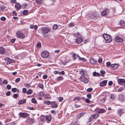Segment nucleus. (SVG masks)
<instances>
[{
	"mask_svg": "<svg viewBox=\"0 0 125 125\" xmlns=\"http://www.w3.org/2000/svg\"><path fill=\"white\" fill-rule=\"evenodd\" d=\"M51 29L50 27H42L41 28V31L43 33L47 34L50 32Z\"/></svg>",
	"mask_w": 125,
	"mask_h": 125,
	"instance_id": "1",
	"label": "nucleus"
},
{
	"mask_svg": "<svg viewBox=\"0 0 125 125\" xmlns=\"http://www.w3.org/2000/svg\"><path fill=\"white\" fill-rule=\"evenodd\" d=\"M103 37L107 42L110 43L112 41V38L110 35L104 34L103 35Z\"/></svg>",
	"mask_w": 125,
	"mask_h": 125,
	"instance_id": "2",
	"label": "nucleus"
},
{
	"mask_svg": "<svg viewBox=\"0 0 125 125\" xmlns=\"http://www.w3.org/2000/svg\"><path fill=\"white\" fill-rule=\"evenodd\" d=\"M49 55V53L46 51H44L41 53V56L43 58H45L48 57Z\"/></svg>",
	"mask_w": 125,
	"mask_h": 125,
	"instance_id": "3",
	"label": "nucleus"
},
{
	"mask_svg": "<svg viewBox=\"0 0 125 125\" xmlns=\"http://www.w3.org/2000/svg\"><path fill=\"white\" fill-rule=\"evenodd\" d=\"M96 112L98 113L101 114L105 112V110L103 109H100L99 108H97L95 110Z\"/></svg>",
	"mask_w": 125,
	"mask_h": 125,
	"instance_id": "4",
	"label": "nucleus"
},
{
	"mask_svg": "<svg viewBox=\"0 0 125 125\" xmlns=\"http://www.w3.org/2000/svg\"><path fill=\"white\" fill-rule=\"evenodd\" d=\"M109 13V10L107 9H106L104 10L101 12V15L102 16H104L107 15Z\"/></svg>",
	"mask_w": 125,
	"mask_h": 125,
	"instance_id": "5",
	"label": "nucleus"
},
{
	"mask_svg": "<svg viewBox=\"0 0 125 125\" xmlns=\"http://www.w3.org/2000/svg\"><path fill=\"white\" fill-rule=\"evenodd\" d=\"M35 122V120L33 118H29L27 119L26 121V123H28L30 124H32L34 123Z\"/></svg>",
	"mask_w": 125,
	"mask_h": 125,
	"instance_id": "6",
	"label": "nucleus"
},
{
	"mask_svg": "<svg viewBox=\"0 0 125 125\" xmlns=\"http://www.w3.org/2000/svg\"><path fill=\"white\" fill-rule=\"evenodd\" d=\"M80 80L82 81L83 82L85 83H87L88 82V80L84 76H81L80 78Z\"/></svg>",
	"mask_w": 125,
	"mask_h": 125,
	"instance_id": "7",
	"label": "nucleus"
},
{
	"mask_svg": "<svg viewBox=\"0 0 125 125\" xmlns=\"http://www.w3.org/2000/svg\"><path fill=\"white\" fill-rule=\"evenodd\" d=\"M17 36L18 38H23L24 37V35L21 32H18L17 33Z\"/></svg>",
	"mask_w": 125,
	"mask_h": 125,
	"instance_id": "8",
	"label": "nucleus"
},
{
	"mask_svg": "<svg viewBox=\"0 0 125 125\" xmlns=\"http://www.w3.org/2000/svg\"><path fill=\"white\" fill-rule=\"evenodd\" d=\"M115 41L117 42H122L123 41V39L117 36L115 39Z\"/></svg>",
	"mask_w": 125,
	"mask_h": 125,
	"instance_id": "9",
	"label": "nucleus"
},
{
	"mask_svg": "<svg viewBox=\"0 0 125 125\" xmlns=\"http://www.w3.org/2000/svg\"><path fill=\"white\" fill-rule=\"evenodd\" d=\"M19 115L20 116L23 118L29 115L27 113L21 112L19 113Z\"/></svg>",
	"mask_w": 125,
	"mask_h": 125,
	"instance_id": "10",
	"label": "nucleus"
},
{
	"mask_svg": "<svg viewBox=\"0 0 125 125\" xmlns=\"http://www.w3.org/2000/svg\"><path fill=\"white\" fill-rule=\"evenodd\" d=\"M118 99L121 102H122L124 100V96L122 94H121L119 95Z\"/></svg>",
	"mask_w": 125,
	"mask_h": 125,
	"instance_id": "11",
	"label": "nucleus"
},
{
	"mask_svg": "<svg viewBox=\"0 0 125 125\" xmlns=\"http://www.w3.org/2000/svg\"><path fill=\"white\" fill-rule=\"evenodd\" d=\"M107 81L106 80H104L103 81L100 83V85L101 86H105L107 83Z\"/></svg>",
	"mask_w": 125,
	"mask_h": 125,
	"instance_id": "12",
	"label": "nucleus"
},
{
	"mask_svg": "<svg viewBox=\"0 0 125 125\" xmlns=\"http://www.w3.org/2000/svg\"><path fill=\"white\" fill-rule=\"evenodd\" d=\"M111 66L113 69H115L118 68V65L117 64H113L111 65Z\"/></svg>",
	"mask_w": 125,
	"mask_h": 125,
	"instance_id": "13",
	"label": "nucleus"
},
{
	"mask_svg": "<svg viewBox=\"0 0 125 125\" xmlns=\"http://www.w3.org/2000/svg\"><path fill=\"white\" fill-rule=\"evenodd\" d=\"M118 82L119 84H122L125 82V80L124 79H119L118 80Z\"/></svg>",
	"mask_w": 125,
	"mask_h": 125,
	"instance_id": "14",
	"label": "nucleus"
},
{
	"mask_svg": "<svg viewBox=\"0 0 125 125\" xmlns=\"http://www.w3.org/2000/svg\"><path fill=\"white\" fill-rule=\"evenodd\" d=\"M15 7L16 10H18L21 9V6L19 3H17L15 4Z\"/></svg>",
	"mask_w": 125,
	"mask_h": 125,
	"instance_id": "15",
	"label": "nucleus"
},
{
	"mask_svg": "<svg viewBox=\"0 0 125 125\" xmlns=\"http://www.w3.org/2000/svg\"><path fill=\"white\" fill-rule=\"evenodd\" d=\"M83 41V39L81 38H79L75 40V42L77 44L80 43Z\"/></svg>",
	"mask_w": 125,
	"mask_h": 125,
	"instance_id": "16",
	"label": "nucleus"
},
{
	"mask_svg": "<svg viewBox=\"0 0 125 125\" xmlns=\"http://www.w3.org/2000/svg\"><path fill=\"white\" fill-rule=\"evenodd\" d=\"M5 49L2 47H0V53L3 54L5 53Z\"/></svg>",
	"mask_w": 125,
	"mask_h": 125,
	"instance_id": "17",
	"label": "nucleus"
},
{
	"mask_svg": "<svg viewBox=\"0 0 125 125\" xmlns=\"http://www.w3.org/2000/svg\"><path fill=\"white\" fill-rule=\"evenodd\" d=\"M90 61L92 64H95L97 62L96 60L93 58H91L90 59Z\"/></svg>",
	"mask_w": 125,
	"mask_h": 125,
	"instance_id": "18",
	"label": "nucleus"
},
{
	"mask_svg": "<svg viewBox=\"0 0 125 125\" xmlns=\"http://www.w3.org/2000/svg\"><path fill=\"white\" fill-rule=\"evenodd\" d=\"M99 116V115L97 114H94L92 115V117L94 119H96Z\"/></svg>",
	"mask_w": 125,
	"mask_h": 125,
	"instance_id": "19",
	"label": "nucleus"
},
{
	"mask_svg": "<svg viewBox=\"0 0 125 125\" xmlns=\"http://www.w3.org/2000/svg\"><path fill=\"white\" fill-rule=\"evenodd\" d=\"M26 103V100L24 99H23L22 100H20L18 104H21L25 103Z\"/></svg>",
	"mask_w": 125,
	"mask_h": 125,
	"instance_id": "20",
	"label": "nucleus"
},
{
	"mask_svg": "<svg viewBox=\"0 0 125 125\" xmlns=\"http://www.w3.org/2000/svg\"><path fill=\"white\" fill-rule=\"evenodd\" d=\"M123 112V110L121 109H119L118 111V113L120 115H121Z\"/></svg>",
	"mask_w": 125,
	"mask_h": 125,
	"instance_id": "21",
	"label": "nucleus"
},
{
	"mask_svg": "<svg viewBox=\"0 0 125 125\" xmlns=\"http://www.w3.org/2000/svg\"><path fill=\"white\" fill-rule=\"evenodd\" d=\"M80 99L79 97L77 96L76 97H74V99L73 100V101H77L80 100Z\"/></svg>",
	"mask_w": 125,
	"mask_h": 125,
	"instance_id": "22",
	"label": "nucleus"
},
{
	"mask_svg": "<svg viewBox=\"0 0 125 125\" xmlns=\"http://www.w3.org/2000/svg\"><path fill=\"white\" fill-rule=\"evenodd\" d=\"M93 75L94 76H99L100 75V73H96V72H93Z\"/></svg>",
	"mask_w": 125,
	"mask_h": 125,
	"instance_id": "23",
	"label": "nucleus"
},
{
	"mask_svg": "<svg viewBox=\"0 0 125 125\" xmlns=\"http://www.w3.org/2000/svg\"><path fill=\"white\" fill-rule=\"evenodd\" d=\"M105 98H103L102 99H100L98 101H100V103L101 104L104 103L105 101Z\"/></svg>",
	"mask_w": 125,
	"mask_h": 125,
	"instance_id": "24",
	"label": "nucleus"
},
{
	"mask_svg": "<svg viewBox=\"0 0 125 125\" xmlns=\"http://www.w3.org/2000/svg\"><path fill=\"white\" fill-rule=\"evenodd\" d=\"M63 79V77H62L61 76H59L58 77L57 79V81H59L61 80H62Z\"/></svg>",
	"mask_w": 125,
	"mask_h": 125,
	"instance_id": "25",
	"label": "nucleus"
},
{
	"mask_svg": "<svg viewBox=\"0 0 125 125\" xmlns=\"http://www.w3.org/2000/svg\"><path fill=\"white\" fill-rule=\"evenodd\" d=\"M32 91L31 89L28 90L26 92V93L28 94H30L32 93Z\"/></svg>",
	"mask_w": 125,
	"mask_h": 125,
	"instance_id": "26",
	"label": "nucleus"
},
{
	"mask_svg": "<svg viewBox=\"0 0 125 125\" xmlns=\"http://www.w3.org/2000/svg\"><path fill=\"white\" fill-rule=\"evenodd\" d=\"M80 73L81 75H82L83 76V75H84L85 74V71L82 69L80 71Z\"/></svg>",
	"mask_w": 125,
	"mask_h": 125,
	"instance_id": "27",
	"label": "nucleus"
},
{
	"mask_svg": "<svg viewBox=\"0 0 125 125\" xmlns=\"http://www.w3.org/2000/svg\"><path fill=\"white\" fill-rule=\"evenodd\" d=\"M120 24L121 26H124L125 25V22L124 21L121 20L120 21Z\"/></svg>",
	"mask_w": 125,
	"mask_h": 125,
	"instance_id": "28",
	"label": "nucleus"
},
{
	"mask_svg": "<svg viewBox=\"0 0 125 125\" xmlns=\"http://www.w3.org/2000/svg\"><path fill=\"white\" fill-rule=\"evenodd\" d=\"M58 26L57 25L55 24L52 26V29L53 30H55L57 29Z\"/></svg>",
	"mask_w": 125,
	"mask_h": 125,
	"instance_id": "29",
	"label": "nucleus"
},
{
	"mask_svg": "<svg viewBox=\"0 0 125 125\" xmlns=\"http://www.w3.org/2000/svg\"><path fill=\"white\" fill-rule=\"evenodd\" d=\"M46 118L48 121H50L51 119V116L50 115H47L46 116Z\"/></svg>",
	"mask_w": 125,
	"mask_h": 125,
	"instance_id": "30",
	"label": "nucleus"
},
{
	"mask_svg": "<svg viewBox=\"0 0 125 125\" xmlns=\"http://www.w3.org/2000/svg\"><path fill=\"white\" fill-rule=\"evenodd\" d=\"M79 56L78 55H77L75 54H73V56L74 59H76L77 58H78Z\"/></svg>",
	"mask_w": 125,
	"mask_h": 125,
	"instance_id": "31",
	"label": "nucleus"
},
{
	"mask_svg": "<svg viewBox=\"0 0 125 125\" xmlns=\"http://www.w3.org/2000/svg\"><path fill=\"white\" fill-rule=\"evenodd\" d=\"M36 3L38 4H40L42 2V0H35Z\"/></svg>",
	"mask_w": 125,
	"mask_h": 125,
	"instance_id": "32",
	"label": "nucleus"
},
{
	"mask_svg": "<svg viewBox=\"0 0 125 125\" xmlns=\"http://www.w3.org/2000/svg\"><path fill=\"white\" fill-rule=\"evenodd\" d=\"M31 101L32 103H36L37 102V101H36L35 99L34 98H33L32 99Z\"/></svg>",
	"mask_w": 125,
	"mask_h": 125,
	"instance_id": "33",
	"label": "nucleus"
},
{
	"mask_svg": "<svg viewBox=\"0 0 125 125\" xmlns=\"http://www.w3.org/2000/svg\"><path fill=\"white\" fill-rule=\"evenodd\" d=\"M123 90V88L122 87H121L119 88L117 91H116V92H119L122 91Z\"/></svg>",
	"mask_w": 125,
	"mask_h": 125,
	"instance_id": "34",
	"label": "nucleus"
},
{
	"mask_svg": "<svg viewBox=\"0 0 125 125\" xmlns=\"http://www.w3.org/2000/svg\"><path fill=\"white\" fill-rule=\"evenodd\" d=\"M28 13V11L27 10H24L23 11V13L24 15L27 14Z\"/></svg>",
	"mask_w": 125,
	"mask_h": 125,
	"instance_id": "35",
	"label": "nucleus"
},
{
	"mask_svg": "<svg viewBox=\"0 0 125 125\" xmlns=\"http://www.w3.org/2000/svg\"><path fill=\"white\" fill-rule=\"evenodd\" d=\"M111 64V63L109 62H107L106 64V66L107 67H110L111 66H110Z\"/></svg>",
	"mask_w": 125,
	"mask_h": 125,
	"instance_id": "36",
	"label": "nucleus"
},
{
	"mask_svg": "<svg viewBox=\"0 0 125 125\" xmlns=\"http://www.w3.org/2000/svg\"><path fill=\"white\" fill-rule=\"evenodd\" d=\"M17 90V89L16 88H12L11 89V91L13 92H16Z\"/></svg>",
	"mask_w": 125,
	"mask_h": 125,
	"instance_id": "37",
	"label": "nucleus"
},
{
	"mask_svg": "<svg viewBox=\"0 0 125 125\" xmlns=\"http://www.w3.org/2000/svg\"><path fill=\"white\" fill-rule=\"evenodd\" d=\"M15 61L13 60L9 59V63H14Z\"/></svg>",
	"mask_w": 125,
	"mask_h": 125,
	"instance_id": "38",
	"label": "nucleus"
},
{
	"mask_svg": "<svg viewBox=\"0 0 125 125\" xmlns=\"http://www.w3.org/2000/svg\"><path fill=\"white\" fill-rule=\"evenodd\" d=\"M39 95L41 96H42L44 95V94L43 92H41L39 93Z\"/></svg>",
	"mask_w": 125,
	"mask_h": 125,
	"instance_id": "39",
	"label": "nucleus"
},
{
	"mask_svg": "<svg viewBox=\"0 0 125 125\" xmlns=\"http://www.w3.org/2000/svg\"><path fill=\"white\" fill-rule=\"evenodd\" d=\"M7 88L8 90L10 89L11 88V85L9 84L7 85Z\"/></svg>",
	"mask_w": 125,
	"mask_h": 125,
	"instance_id": "40",
	"label": "nucleus"
},
{
	"mask_svg": "<svg viewBox=\"0 0 125 125\" xmlns=\"http://www.w3.org/2000/svg\"><path fill=\"white\" fill-rule=\"evenodd\" d=\"M20 80V78L16 79L15 80V82L16 83H18L19 82Z\"/></svg>",
	"mask_w": 125,
	"mask_h": 125,
	"instance_id": "41",
	"label": "nucleus"
},
{
	"mask_svg": "<svg viewBox=\"0 0 125 125\" xmlns=\"http://www.w3.org/2000/svg\"><path fill=\"white\" fill-rule=\"evenodd\" d=\"M0 19L2 21H4L6 20V18L4 17H2Z\"/></svg>",
	"mask_w": 125,
	"mask_h": 125,
	"instance_id": "42",
	"label": "nucleus"
},
{
	"mask_svg": "<svg viewBox=\"0 0 125 125\" xmlns=\"http://www.w3.org/2000/svg\"><path fill=\"white\" fill-rule=\"evenodd\" d=\"M44 103L48 105H49L51 104V102L48 101L45 102H44Z\"/></svg>",
	"mask_w": 125,
	"mask_h": 125,
	"instance_id": "43",
	"label": "nucleus"
},
{
	"mask_svg": "<svg viewBox=\"0 0 125 125\" xmlns=\"http://www.w3.org/2000/svg\"><path fill=\"white\" fill-rule=\"evenodd\" d=\"M86 96L87 98L89 99H90L91 97V95L90 94H88Z\"/></svg>",
	"mask_w": 125,
	"mask_h": 125,
	"instance_id": "44",
	"label": "nucleus"
},
{
	"mask_svg": "<svg viewBox=\"0 0 125 125\" xmlns=\"http://www.w3.org/2000/svg\"><path fill=\"white\" fill-rule=\"evenodd\" d=\"M58 99L59 101L61 102L63 100V98L62 97H59L58 98Z\"/></svg>",
	"mask_w": 125,
	"mask_h": 125,
	"instance_id": "45",
	"label": "nucleus"
},
{
	"mask_svg": "<svg viewBox=\"0 0 125 125\" xmlns=\"http://www.w3.org/2000/svg\"><path fill=\"white\" fill-rule=\"evenodd\" d=\"M102 61V59L101 58H100L98 60V62L99 63H101Z\"/></svg>",
	"mask_w": 125,
	"mask_h": 125,
	"instance_id": "46",
	"label": "nucleus"
},
{
	"mask_svg": "<svg viewBox=\"0 0 125 125\" xmlns=\"http://www.w3.org/2000/svg\"><path fill=\"white\" fill-rule=\"evenodd\" d=\"M54 73L55 74H58L60 75L61 74V73L60 72L56 71H54Z\"/></svg>",
	"mask_w": 125,
	"mask_h": 125,
	"instance_id": "47",
	"label": "nucleus"
},
{
	"mask_svg": "<svg viewBox=\"0 0 125 125\" xmlns=\"http://www.w3.org/2000/svg\"><path fill=\"white\" fill-rule=\"evenodd\" d=\"M22 92L23 93H25L26 92V89L25 88H23L22 89Z\"/></svg>",
	"mask_w": 125,
	"mask_h": 125,
	"instance_id": "48",
	"label": "nucleus"
},
{
	"mask_svg": "<svg viewBox=\"0 0 125 125\" xmlns=\"http://www.w3.org/2000/svg\"><path fill=\"white\" fill-rule=\"evenodd\" d=\"M92 88H88V89L87 90V92H91V91H92Z\"/></svg>",
	"mask_w": 125,
	"mask_h": 125,
	"instance_id": "49",
	"label": "nucleus"
},
{
	"mask_svg": "<svg viewBox=\"0 0 125 125\" xmlns=\"http://www.w3.org/2000/svg\"><path fill=\"white\" fill-rule=\"evenodd\" d=\"M18 96V94H14L13 95V97L14 98H16Z\"/></svg>",
	"mask_w": 125,
	"mask_h": 125,
	"instance_id": "50",
	"label": "nucleus"
},
{
	"mask_svg": "<svg viewBox=\"0 0 125 125\" xmlns=\"http://www.w3.org/2000/svg\"><path fill=\"white\" fill-rule=\"evenodd\" d=\"M39 87L42 89L43 88V85L41 84H39Z\"/></svg>",
	"mask_w": 125,
	"mask_h": 125,
	"instance_id": "51",
	"label": "nucleus"
},
{
	"mask_svg": "<svg viewBox=\"0 0 125 125\" xmlns=\"http://www.w3.org/2000/svg\"><path fill=\"white\" fill-rule=\"evenodd\" d=\"M3 83L4 84H7L8 83V81L6 80H4L3 81Z\"/></svg>",
	"mask_w": 125,
	"mask_h": 125,
	"instance_id": "52",
	"label": "nucleus"
},
{
	"mask_svg": "<svg viewBox=\"0 0 125 125\" xmlns=\"http://www.w3.org/2000/svg\"><path fill=\"white\" fill-rule=\"evenodd\" d=\"M10 2L11 3H15L16 2V0H10Z\"/></svg>",
	"mask_w": 125,
	"mask_h": 125,
	"instance_id": "53",
	"label": "nucleus"
},
{
	"mask_svg": "<svg viewBox=\"0 0 125 125\" xmlns=\"http://www.w3.org/2000/svg\"><path fill=\"white\" fill-rule=\"evenodd\" d=\"M113 83V82L111 81H109L108 83V85L109 86H110L112 85V84Z\"/></svg>",
	"mask_w": 125,
	"mask_h": 125,
	"instance_id": "54",
	"label": "nucleus"
},
{
	"mask_svg": "<svg viewBox=\"0 0 125 125\" xmlns=\"http://www.w3.org/2000/svg\"><path fill=\"white\" fill-rule=\"evenodd\" d=\"M41 45V43L40 42H38L37 44V46L38 47L40 48Z\"/></svg>",
	"mask_w": 125,
	"mask_h": 125,
	"instance_id": "55",
	"label": "nucleus"
},
{
	"mask_svg": "<svg viewBox=\"0 0 125 125\" xmlns=\"http://www.w3.org/2000/svg\"><path fill=\"white\" fill-rule=\"evenodd\" d=\"M10 94V91H8L6 93V95L7 96H9Z\"/></svg>",
	"mask_w": 125,
	"mask_h": 125,
	"instance_id": "56",
	"label": "nucleus"
},
{
	"mask_svg": "<svg viewBox=\"0 0 125 125\" xmlns=\"http://www.w3.org/2000/svg\"><path fill=\"white\" fill-rule=\"evenodd\" d=\"M47 77V75H44L43 76V79H46Z\"/></svg>",
	"mask_w": 125,
	"mask_h": 125,
	"instance_id": "57",
	"label": "nucleus"
},
{
	"mask_svg": "<svg viewBox=\"0 0 125 125\" xmlns=\"http://www.w3.org/2000/svg\"><path fill=\"white\" fill-rule=\"evenodd\" d=\"M100 73H101L102 74H104L105 73V72L103 70H101L100 71Z\"/></svg>",
	"mask_w": 125,
	"mask_h": 125,
	"instance_id": "58",
	"label": "nucleus"
},
{
	"mask_svg": "<svg viewBox=\"0 0 125 125\" xmlns=\"http://www.w3.org/2000/svg\"><path fill=\"white\" fill-rule=\"evenodd\" d=\"M34 29L35 31H36V30L38 28V27H37V25H35L34 26Z\"/></svg>",
	"mask_w": 125,
	"mask_h": 125,
	"instance_id": "59",
	"label": "nucleus"
},
{
	"mask_svg": "<svg viewBox=\"0 0 125 125\" xmlns=\"http://www.w3.org/2000/svg\"><path fill=\"white\" fill-rule=\"evenodd\" d=\"M110 97L111 98L113 99H114L115 98V97L112 94H111V95Z\"/></svg>",
	"mask_w": 125,
	"mask_h": 125,
	"instance_id": "60",
	"label": "nucleus"
},
{
	"mask_svg": "<svg viewBox=\"0 0 125 125\" xmlns=\"http://www.w3.org/2000/svg\"><path fill=\"white\" fill-rule=\"evenodd\" d=\"M85 102L87 103H89L90 102V100L88 99H86Z\"/></svg>",
	"mask_w": 125,
	"mask_h": 125,
	"instance_id": "61",
	"label": "nucleus"
},
{
	"mask_svg": "<svg viewBox=\"0 0 125 125\" xmlns=\"http://www.w3.org/2000/svg\"><path fill=\"white\" fill-rule=\"evenodd\" d=\"M92 116L91 117H90L88 121V122H91L93 119V118H91Z\"/></svg>",
	"mask_w": 125,
	"mask_h": 125,
	"instance_id": "62",
	"label": "nucleus"
},
{
	"mask_svg": "<svg viewBox=\"0 0 125 125\" xmlns=\"http://www.w3.org/2000/svg\"><path fill=\"white\" fill-rule=\"evenodd\" d=\"M73 125H80V124L78 122H76L74 123Z\"/></svg>",
	"mask_w": 125,
	"mask_h": 125,
	"instance_id": "63",
	"label": "nucleus"
},
{
	"mask_svg": "<svg viewBox=\"0 0 125 125\" xmlns=\"http://www.w3.org/2000/svg\"><path fill=\"white\" fill-rule=\"evenodd\" d=\"M16 39H13L11 40V42L12 43H14Z\"/></svg>",
	"mask_w": 125,
	"mask_h": 125,
	"instance_id": "64",
	"label": "nucleus"
}]
</instances>
